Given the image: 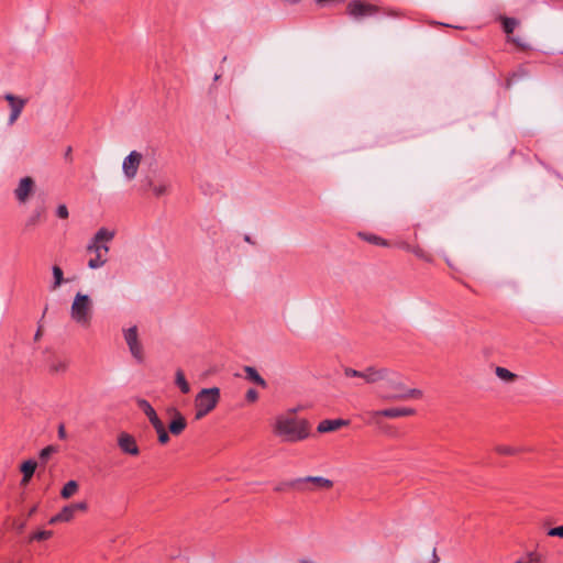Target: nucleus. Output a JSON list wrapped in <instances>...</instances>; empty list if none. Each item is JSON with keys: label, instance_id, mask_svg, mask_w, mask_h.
Masks as SVG:
<instances>
[{"label": "nucleus", "instance_id": "1", "mask_svg": "<svg viewBox=\"0 0 563 563\" xmlns=\"http://www.w3.org/2000/svg\"><path fill=\"white\" fill-rule=\"evenodd\" d=\"M382 382L380 398L384 401L419 399L423 395L422 390L418 388H408L402 382L399 373L386 367L384 368Z\"/></svg>", "mask_w": 563, "mask_h": 563}, {"label": "nucleus", "instance_id": "2", "mask_svg": "<svg viewBox=\"0 0 563 563\" xmlns=\"http://www.w3.org/2000/svg\"><path fill=\"white\" fill-rule=\"evenodd\" d=\"M274 433L285 442H299L310 435V424L306 419H298L292 413L276 418Z\"/></svg>", "mask_w": 563, "mask_h": 563}, {"label": "nucleus", "instance_id": "3", "mask_svg": "<svg viewBox=\"0 0 563 563\" xmlns=\"http://www.w3.org/2000/svg\"><path fill=\"white\" fill-rule=\"evenodd\" d=\"M114 238V231L107 228H100L87 245V252L93 254L88 261V267L98 269L108 262L109 246L108 243Z\"/></svg>", "mask_w": 563, "mask_h": 563}, {"label": "nucleus", "instance_id": "4", "mask_svg": "<svg viewBox=\"0 0 563 563\" xmlns=\"http://www.w3.org/2000/svg\"><path fill=\"white\" fill-rule=\"evenodd\" d=\"M93 303L88 295L77 292L70 306V318L77 324L88 328L91 323Z\"/></svg>", "mask_w": 563, "mask_h": 563}, {"label": "nucleus", "instance_id": "5", "mask_svg": "<svg viewBox=\"0 0 563 563\" xmlns=\"http://www.w3.org/2000/svg\"><path fill=\"white\" fill-rule=\"evenodd\" d=\"M220 400V389L218 387L203 388L195 398L196 420L202 419L212 411Z\"/></svg>", "mask_w": 563, "mask_h": 563}, {"label": "nucleus", "instance_id": "6", "mask_svg": "<svg viewBox=\"0 0 563 563\" xmlns=\"http://www.w3.org/2000/svg\"><path fill=\"white\" fill-rule=\"evenodd\" d=\"M346 13L351 19L360 22L365 18L378 14L379 8L361 0H352L346 5Z\"/></svg>", "mask_w": 563, "mask_h": 563}, {"label": "nucleus", "instance_id": "7", "mask_svg": "<svg viewBox=\"0 0 563 563\" xmlns=\"http://www.w3.org/2000/svg\"><path fill=\"white\" fill-rule=\"evenodd\" d=\"M296 485L299 493H312L331 489L333 482L322 476H306L297 478Z\"/></svg>", "mask_w": 563, "mask_h": 563}, {"label": "nucleus", "instance_id": "8", "mask_svg": "<svg viewBox=\"0 0 563 563\" xmlns=\"http://www.w3.org/2000/svg\"><path fill=\"white\" fill-rule=\"evenodd\" d=\"M35 180L30 176H25L19 180L18 186L13 190V195L19 205H25L35 194Z\"/></svg>", "mask_w": 563, "mask_h": 563}, {"label": "nucleus", "instance_id": "9", "mask_svg": "<svg viewBox=\"0 0 563 563\" xmlns=\"http://www.w3.org/2000/svg\"><path fill=\"white\" fill-rule=\"evenodd\" d=\"M124 340L129 346L132 356L137 361L142 362L144 358L143 346L139 341V333L136 325H133L124 330Z\"/></svg>", "mask_w": 563, "mask_h": 563}, {"label": "nucleus", "instance_id": "10", "mask_svg": "<svg viewBox=\"0 0 563 563\" xmlns=\"http://www.w3.org/2000/svg\"><path fill=\"white\" fill-rule=\"evenodd\" d=\"M143 155L137 151H132L130 154L124 157L122 163V170L124 177L128 180H132L135 178L140 164L142 162Z\"/></svg>", "mask_w": 563, "mask_h": 563}, {"label": "nucleus", "instance_id": "11", "mask_svg": "<svg viewBox=\"0 0 563 563\" xmlns=\"http://www.w3.org/2000/svg\"><path fill=\"white\" fill-rule=\"evenodd\" d=\"M4 99L9 102L11 113L9 115L8 124L13 125L21 115L27 100L21 97H16L12 93H5Z\"/></svg>", "mask_w": 563, "mask_h": 563}, {"label": "nucleus", "instance_id": "12", "mask_svg": "<svg viewBox=\"0 0 563 563\" xmlns=\"http://www.w3.org/2000/svg\"><path fill=\"white\" fill-rule=\"evenodd\" d=\"M118 445L120 450L125 454L133 456L140 454V449L137 446L135 438L128 432H121L118 435Z\"/></svg>", "mask_w": 563, "mask_h": 563}, {"label": "nucleus", "instance_id": "13", "mask_svg": "<svg viewBox=\"0 0 563 563\" xmlns=\"http://www.w3.org/2000/svg\"><path fill=\"white\" fill-rule=\"evenodd\" d=\"M46 217V206L44 199L36 202L35 208L25 220V229H32L38 225Z\"/></svg>", "mask_w": 563, "mask_h": 563}, {"label": "nucleus", "instance_id": "14", "mask_svg": "<svg viewBox=\"0 0 563 563\" xmlns=\"http://www.w3.org/2000/svg\"><path fill=\"white\" fill-rule=\"evenodd\" d=\"M137 407L144 412V415L147 417L148 421L153 426V428L157 427L158 424L163 423V421L157 416L155 409L152 407V405L143 398L136 399Z\"/></svg>", "mask_w": 563, "mask_h": 563}, {"label": "nucleus", "instance_id": "15", "mask_svg": "<svg viewBox=\"0 0 563 563\" xmlns=\"http://www.w3.org/2000/svg\"><path fill=\"white\" fill-rule=\"evenodd\" d=\"M349 424H350V421L345 420V419H333V420L325 419V420H322L318 424L317 431L320 433L332 432V431L339 430L342 427H346Z\"/></svg>", "mask_w": 563, "mask_h": 563}, {"label": "nucleus", "instance_id": "16", "mask_svg": "<svg viewBox=\"0 0 563 563\" xmlns=\"http://www.w3.org/2000/svg\"><path fill=\"white\" fill-rule=\"evenodd\" d=\"M416 413V410L413 408H386L379 410L378 413H375L376 416H383L385 418H399V417H408L413 416Z\"/></svg>", "mask_w": 563, "mask_h": 563}, {"label": "nucleus", "instance_id": "17", "mask_svg": "<svg viewBox=\"0 0 563 563\" xmlns=\"http://www.w3.org/2000/svg\"><path fill=\"white\" fill-rule=\"evenodd\" d=\"M187 427L185 417L177 410H174V419L170 421L168 429L173 435H179Z\"/></svg>", "mask_w": 563, "mask_h": 563}, {"label": "nucleus", "instance_id": "18", "mask_svg": "<svg viewBox=\"0 0 563 563\" xmlns=\"http://www.w3.org/2000/svg\"><path fill=\"white\" fill-rule=\"evenodd\" d=\"M384 368H375V367H367L366 369L362 371V379L367 384H374L377 382H382Z\"/></svg>", "mask_w": 563, "mask_h": 563}, {"label": "nucleus", "instance_id": "19", "mask_svg": "<svg viewBox=\"0 0 563 563\" xmlns=\"http://www.w3.org/2000/svg\"><path fill=\"white\" fill-rule=\"evenodd\" d=\"M36 462L33 460H27L22 463L20 471L23 474V477L21 479V485L25 486L30 483L32 476L34 475V472L36 470Z\"/></svg>", "mask_w": 563, "mask_h": 563}, {"label": "nucleus", "instance_id": "20", "mask_svg": "<svg viewBox=\"0 0 563 563\" xmlns=\"http://www.w3.org/2000/svg\"><path fill=\"white\" fill-rule=\"evenodd\" d=\"M75 517V512L70 505L63 507V509L55 516H53L48 523L55 525L58 522H69Z\"/></svg>", "mask_w": 563, "mask_h": 563}, {"label": "nucleus", "instance_id": "21", "mask_svg": "<svg viewBox=\"0 0 563 563\" xmlns=\"http://www.w3.org/2000/svg\"><path fill=\"white\" fill-rule=\"evenodd\" d=\"M245 377L247 380L265 388L267 386L266 380L258 374V372L252 366L244 367Z\"/></svg>", "mask_w": 563, "mask_h": 563}, {"label": "nucleus", "instance_id": "22", "mask_svg": "<svg viewBox=\"0 0 563 563\" xmlns=\"http://www.w3.org/2000/svg\"><path fill=\"white\" fill-rule=\"evenodd\" d=\"M495 374L499 379H501L506 383H514L518 378L517 374H515V373L510 372L509 369H507L506 367H501V366H497L495 368Z\"/></svg>", "mask_w": 563, "mask_h": 563}, {"label": "nucleus", "instance_id": "23", "mask_svg": "<svg viewBox=\"0 0 563 563\" xmlns=\"http://www.w3.org/2000/svg\"><path fill=\"white\" fill-rule=\"evenodd\" d=\"M79 488V485L76 481H69L67 482L62 490H60V497L63 499H69L71 496H74Z\"/></svg>", "mask_w": 563, "mask_h": 563}, {"label": "nucleus", "instance_id": "24", "mask_svg": "<svg viewBox=\"0 0 563 563\" xmlns=\"http://www.w3.org/2000/svg\"><path fill=\"white\" fill-rule=\"evenodd\" d=\"M52 273H53L54 282L51 285V290L54 291L57 288H59L63 283H65V279H64L63 269L58 265H54L52 267Z\"/></svg>", "mask_w": 563, "mask_h": 563}, {"label": "nucleus", "instance_id": "25", "mask_svg": "<svg viewBox=\"0 0 563 563\" xmlns=\"http://www.w3.org/2000/svg\"><path fill=\"white\" fill-rule=\"evenodd\" d=\"M175 383L179 387L183 394H188L190 391V385L186 380L185 374L181 369H178L175 375Z\"/></svg>", "mask_w": 563, "mask_h": 563}, {"label": "nucleus", "instance_id": "26", "mask_svg": "<svg viewBox=\"0 0 563 563\" xmlns=\"http://www.w3.org/2000/svg\"><path fill=\"white\" fill-rule=\"evenodd\" d=\"M68 368V361L66 360H53L49 364V372L57 374V373H65Z\"/></svg>", "mask_w": 563, "mask_h": 563}, {"label": "nucleus", "instance_id": "27", "mask_svg": "<svg viewBox=\"0 0 563 563\" xmlns=\"http://www.w3.org/2000/svg\"><path fill=\"white\" fill-rule=\"evenodd\" d=\"M360 236L372 243V244H375V245H379V246H388L389 243L388 241H386L385 239L378 236V235H375V234H367V233H360Z\"/></svg>", "mask_w": 563, "mask_h": 563}, {"label": "nucleus", "instance_id": "28", "mask_svg": "<svg viewBox=\"0 0 563 563\" xmlns=\"http://www.w3.org/2000/svg\"><path fill=\"white\" fill-rule=\"evenodd\" d=\"M146 183H147V186L153 190V194L156 197L164 196L168 190V186L166 184L155 185L151 178H147Z\"/></svg>", "mask_w": 563, "mask_h": 563}, {"label": "nucleus", "instance_id": "29", "mask_svg": "<svg viewBox=\"0 0 563 563\" xmlns=\"http://www.w3.org/2000/svg\"><path fill=\"white\" fill-rule=\"evenodd\" d=\"M297 478L295 479H291V481H286V482H282L279 483L278 485H276V487L274 488L275 492H278V493H282V492H287L289 489H294L297 492Z\"/></svg>", "mask_w": 563, "mask_h": 563}, {"label": "nucleus", "instance_id": "30", "mask_svg": "<svg viewBox=\"0 0 563 563\" xmlns=\"http://www.w3.org/2000/svg\"><path fill=\"white\" fill-rule=\"evenodd\" d=\"M154 429L157 433L158 442L161 444H166L169 441V434L165 428V424L161 423L157 427H155Z\"/></svg>", "mask_w": 563, "mask_h": 563}, {"label": "nucleus", "instance_id": "31", "mask_svg": "<svg viewBox=\"0 0 563 563\" xmlns=\"http://www.w3.org/2000/svg\"><path fill=\"white\" fill-rule=\"evenodd\" d=\"M517 25H518V21L516 19L503 18V29L507 35L511 34Z\"/></svg>", "mask_w": 563, "mask_h": 563}, {"label": "nucleus", "instance_id": "32", "mask_svg": "<svg viewBox=\"0 0 563 563\" xmlns=\"http://www.w3.org/2000/svg\"><path fill=\"white\" fill-rule=\"evenodd\" d=\"M495 451L501 455H515V454L521 452L522 450L518 449V448L509 446V445H497L495 448Z\"/></svg>", "mask_w": 563, "mask_h": 563}, {"label": "nucleus", "instance_id": "33", "mask_svg": "<svg viewBox=\"0 0 563 563\" xmlns=\"http://www.w3.org/2000/svg\"><path fill=\"white\" fill-rule=\"evenodd\" d=\"M53 536V531L51 530H41L35 533H33L30 537V541H44L49 539Z\"/></svg>", "mask_w": 563, "mask_h": 563}, {"label": "nucleus", "instance_id": "34", "mask_svg": "<svg viewBox=\"0 0 563 563\" xmlns=\"http://www.w3.org/2000/svg\"><path fill=\"white\" fill-rule=\"evenodd\" d=\"M56 452V448L53 446V445H48L46 448H44L41 452H40V460L42 463H46L48 461V459L52 456L53 453Z\"/></svg>", "mask_w": 563, "mask_h": 563}, {"label": "nucleus", "instance_id": "35", "mask_svg": "<svg viewBox=\"0 0 563 563\" xmlns=\"http://www.w3.org/2000/svg\"><path fill=\"white\" fill-rule=\"evenodd\" d=\"M56 216L60 219H67L69 216L66 205H59L56 209Z\"/></svg>", "mask_w": 563, "mask_h": 563}, {"label": "nucleus", "instance_id": "36", "mask_svg": "<svg viewBox=\"0 0 563 563\" xmlns=\"http://www.w3.org/2000/svg\"><path fill=\"white\" fill-rule=\"evenodd\" d=\"M344 375L346 377H357V378H362V371H356L354 368H351V367H345L344 368Z\"/></svg>", "mask_w": 563, "mask_h": 563}, {"label": "nucleus", "instance_id": "37", "mask_svg": "<svg viewBox=\"0 0 563 563\" xmlns=\"http://www.w3.org/2000/svg\"><path fill=\"white\" fill-rule=\"evenodd\" d=\"M548 536L563 538V526L549 529Z\"/></svg>", "mask_w": 563, "mask_h": 563}, {"label": "nucleus", "instance_id": "38", "mask_svg": "<svg viewBox=\"0 0 563 563\" xmlns=\"http://www.w3.org/2000/svg\"><path fill=\"white\" fill-rule=\"evenodd\" d=\"M245 399L249 401V402H254L258 399V393L253 389V388H250L247 391H246V395H245Z\"/></svg>", "mask_w": 563, "mask_h": 563}, {"label": "nucleus", "instance_id": "39", "mask_svg": "<svg viewBox=\"0 0 563 563\" xmlns=\"http://www.w3.org/2000/svg\"><path fill=\"white\" fill-rule=\"evenodd\" d=\"M70 506L75 514L77 511H86L88 509V504L86 501L70 504Z\"/></svg>", "mask_w": 563, "mask_h": 563}, {"label": "nucleus", "instance_id": "40", "mask_svg": "<svg viewBox=\"0 0 563 563\" xmlns=\"http://www.w3.org/2000/svg\"><path fill=\"white\" fill-rule=\"evenodd\" d=\"M378 412H379V410H372V411H368V412H367V416H368V422H369V423H376V424H378V423H379V418H380L382 416H376V415L374 416V413H378Z\"/></svg>", "mask_w": 563, "mask_h": 563}, {"label": "nucleus", "instance_id": "41", "mask_svg": "<svg viewBox=\"0 0 563 563\" xmlns=\"http://www.w3.org/2000/svg\"><path fill=\"white\" fill-rule=\"evenodd\" d=\"M66 437H67V433H66L64 424H59V427H58V438L60 440H65Z\"/></svg>", "mask_w": 563, "mask_h": 563}, {"label": "nucleus", "instance_id": "42", "mask_svg": "<svg viewBox=\"0 0 563 563\" xmlns=\"http://www.w3.org/2000/svg\"><path fill=\"white\" fill-rule=\"evenodd\" d=\"M412 252H413L417 256H419V257H421V258H424V253H423V251H422L421 249H415V250H412Z\"/></svg>", "mask_w": 563, "mask_h": 563}, {"label": "nucleus", "instance_id": "43", "mask_svg": "<svg viewBox=\"0 0 563 563\" xmlns=\"http://www.w3.org/2000/svg\"><path fill=\"white\" fill-rule=\"evenodd\" d=\"M431 563H439V558L437 555V550L435 549L432 550V561H431Z\"/></svg>", "mask_w": 563, "mask_h": 563}, {"label": "nucleus", "instance_id": "44", "mask_svg": "<svg viewBox=\"0 0 563 563\" xmlns=\"http://www.w3.org/2000/svg\"><path fill=\"white\" fill-rule=\"evenodd\" d=\"M42 336V331H41V328H38V330L36 331L35 335H34V340L35 341H38Z\"/></svg>", "mask_w": 563, "mask_h": 563}, {"label": "nucleus", "instance_id": "45", "mask_svg": "<svg viewBox=\"0 0 563 563\" xmlns=\"http://www.w3.org/2000/svg\"><path fill=\"white\" fill-rule=\"evenodd\" d=\"M511 41H512L514 43H516L517 45L522 46V44L519 42V40H518V38H511Z\"/></svg>", "mask_w": 563, "mask_h": 563}, {"label": "nucleus", "instance_id": "46", "mask_svg": "<svg viewBox=\"0 0 563 563\" xmlns=\"http://www.w3.org/2000/svg\"><path fill=\"white\" fill-rule=\"evenodd\" d=\"M35 511H36V507H33V508L30 510L29 516H32Z\"/></svg>", "mask_w": 563, "mask_h": 563}, {"label": "nucleus", "instance_id": "47", "mask_svg": "<svg viewBox=\"0 0 563 563\" xmlns=\"http://www.w3.org/2000/svg\"><path fill=\"white\" fill-rule=\"evenodd\" d=\"M244 241H246V242H249V243H251V242H252V241H251L250 235H245V236H244Z\"/></svg>", "mask_w": 563, "mask_h": 563}, {"label": "nucleus", "instance_id": "48", "mask_svg": "<svg viewBox=\"0 0 563 563\" xmlns=\"http://www.w3.org/2000/svg\"><path fill=\"white\" fill-rule=\"evenodd\" d=\"M70 151H71V148L69 147V148L67 150V152H66V155H69Z\"/></svg>", "mask_w": 563, "mask_h": 563}]
</instances>
